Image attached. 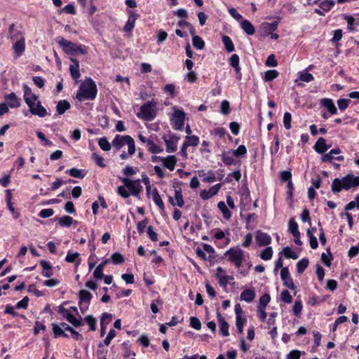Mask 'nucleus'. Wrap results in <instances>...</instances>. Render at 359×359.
<instances>
[{
  "instance_id": "nucleus-30",
  "label": "nucleus",
  "mask_w": 359,
  "mask_h": 359,
  "mask_svg": "<svg viewBox=\"0 0 359 359\" xmlns=\"http://www.w3.org/2000/svg\"><path fill=\"white\" fill-rule=\"evenodd\" d=\"M6 99L8 101V104L11 108L19 107L20 106L21 100L14 93L6 95Z\"/></svg>"
},
{
  "instance_id": "nucleus-22",
  "label": "nucleus",
  "mask_w": 359,
  "mask_h": 359,
  "mask_svg": "<svg viewBox=\"0 0 359 359\" xmlns=\"http://www.w3.org/2000/svg\"><path fill=\"white\" fill-rule=\"evenodd\" d=\"M256 293L253 288L245 289L240 295V299L247 303H251L255 298Z\"/></svg>"
},
{
  "instance_id": "nucleus-33",
  "label": "nucleus",
  "mask_w": 359,
  "mask_h": 359,
  "mask_svg": "<svg viewBox=\"0 0 359 359\" xmlns=\"http://www.w3.org/2000/svg\"><path fill=\"white\" fill-rule=\"evenodd\" d=\"M217 208L222 212V216L226 220L230 219L232 214L224 201H219L217 203Z\"/></svg>"
},
{
  "instance_id": "nucleus-7",
  "label": "nucleus",
  "mask_w": 359,
  "mask_h": 359,
  "mask_svg": "<svg viewBox=\"0 0 359 359\" xmlns=\"http://www.w3.org/2000/svg\"><path fill=\"white\" fill-rule=\"evenodd\" d=\"M58 312L74 327H78L83 325V323L81 317L80 318H76L73 314L70 313L69 310L65 309L62 305L59 306Z\"/></svg>"
},
{
  "instance_id": "nucleus-37",
  "label": "nucleus",
  "mask_w": 359,
  "mask_h": 359,
  "mask_svg": "<svg viewBox=\"0 0 359 359\" xmlns=\"http://www.w3.org/2000/svg\"><path fill=\"white\" fill-rule=\"evenodd\" d=\"M289 231L292 234L294 237H297L300 235V232L298 229V224L295 222L294 218H291L288 224Z\"/></svg>"
},
{
  "instance_id": "nucleus-47",
  "label": "nucleus",
  "mask_w": 359,
  "mask_h": 359,
  "mask_svg": "<svg viewBox=\"0 0 359 359\" xmlns=\"http://www.w3.org/2000/svg\"><path fill=\"white\" fill-rule=\"evenodd\" d=\"M240 58L237 54H233L229 58V65L233 68L234 70H238L240 68Z\"/></svg>"
},
{
  "instance_id": "nucleus-55",
  "label": "nucleus",
  "mask_w": 359,
  "mask_h": 359,
  "mask_svg": "<svg viewBox=\"0 0 359 359\" xmlns=\"http://www.w3.org/2000/svg\"><path fill=\"white\" fill-rule=\"evenodd\" d=\"M98 144L100 147L104 151H108L111 149V144L106 137L100 139Z\"/></svg>"
},
{
  "instance_id": "nucleus-45",
  "label": "nucleus",
  "mask_w": 359,
  "mask_h": 359,
  "mask_svg": "<svg viewBox=\"0 0 359 359\" xmlns=\"http://www.w3.org/2000/svg\"><path fill=\"white\" fill-rule=\"evenodd\" d=\"M231 152L233 154V156L236 157H242L246 155L247 149L245 145L242 144L238 146V147L236 149L232 150Z\"/></svg>"
},
{
  "instance_id": "nucleus-56",
  "label": "nucleus",
  "mask_w": 359,
  "mask_h": 359,
  "mask_svg": "<svg viewBox=\"0 0 359 359\" xmlns=\"http://www.w3.org/2000/svg\"><path fill=\"white\" fill-rule=\"evenodd\" d=\"M280 300L284 303L290 304L292 302V297L287 290H285L280 294Z\"/></svg>"
},
{
  "instance_id": "nucleus-48",
  "label": "nucleus",
  "mask_w": 359,
  "mask_h": 359,
  "mask_svg": "<svg viewBox=\"0 0 359 359\" xmlns=\"http://www.w3.org/2000/svg\"><path fill=\"white\" fill-rule=\"evenodd\" d=\"M273 250L271 247H267L263 250L260 254V257L263 260L267 261L272 258Z\"/></svg>"
},
{
  "instance_id": "nucleus-19",
  "label": "nucleus",
  "mask_w": 359,
  "mask_h": 359,
  "mask_svg": "<svg viewBox=\"0 0 359 359\" xmlns=\"http://www.w3.org/2000/svg\"><path fill=\"white\" fill-rule=\"evenodd\" d=\"M341 153V151L338 148L333 149L330 151L327 154H324L321 156V161L323 162H332L333 159H336L337 161H343L344 156H335V155L339 154Z\"/></svg>"
},
{
  "instance_id": "nucleus-63",
  "label": "nucleus",
  "mask_w": 359,
  "mask_h": 359,
  "mask_svg": "<svg viewBox=\"0 0 359 359\" xmlns=\"http://www.w3.org/2000/svg\"><path fill=\"white\" fill-rule=\"evenodd\" d=\"M220 112L224 115H227L230 112V104L229 101L223 100L221 103Z\"/></svg>"
},
{
  "instance_id": "nucleus-34",
  "label": "nucleus",
  "mask_w": 359,
  "mask_h": 359,
  "mask_svg": "<svg viewBox=\"0 0 359 359\" xmlns=\"http://www.w3.org/2000/svg\"><path fill=\"white\" fill-rule=\"evenodd\" d=\"M152 196V199L154 202L158 205V207L160 208L161 211L164 210V204L160 196V195L158 193L157 189L155 188L153 191L150 192V194Z\"/></svg>"
},
{
  "instance_id": "nucleus-16",
  "label": "nucleus",
  "mask_w": 359,
  "mask_h": 359,
  "mask_svg": "<svg viewBox=\"0 0 359 359\" xmlns=\"http://www.w3.org/2000/svg\"><path fill=\"white\" fill-rule=\"evenodd\" d=\"M24 88V99L26 104L29 107L34 106L36 102L38 100V97L32 93V89L26 84L23 86Z\"/></svg>"
},
{
  "instance_id": "nucleus-44",
  "label": "nucleus",
  "mask_w": 359,
  "mask_h": 359,
  "mask_svg": "<svg viewBox=\"0 0 359 359\" xmlns=\"http://www.w3.org/2000/svg\"><path fill=\"white\" fill-rule=\"evenodd\" d=\"M147 144L148 146V150L152 154H158L163 151L160 147L156 145L152 140H149L147 141Z\"/></svg>"
},
{
  "instance_id": "nucleus-26",
  "label": "nucleus",
  "mask_w": 359,
  "mask_h": 359,
  "mask_svg": "<svg viewBox=\"0 0 359 359\" xmlns=\"http://www.w3.org/2000/svg\"><path fill=\"white\" fill-rule=\"evenodd\" d=\"M198 175L203 177V182L207 183H212L216 180V177L214 172L211 170L205 172L204 170H199Z\"/></svg>"
},
{
  "instance_id": "nucleus-29",
  "label": "nucleus",
  "mask_w": 359,
  "mask_h": 359,
  "mask_svg": "<svg viewBox=\"0 0 359 359\" xmlns=\"http://www.w3.org/2000/svg\"><path fill=\"white\" fill-rule=\"evenodd\" d=\"M327 149L328 147L326 144V140L323 137H320L314 145L315 151L323 155L327 150Z\"/></svg>"
},
{
  "instance_id": "nucleus-59",
  "label": "nucleus",
  "mask_w": 359,
  "mask_h": 359,
  "mask_svg": "<svg viewBox=\"0 0 359 359\" xmlns=\"http://www.w3.org/2000/svg\"><path fill=\"white\" fill-rule=\"evenodd\" d=\"M307 235L309 237V244L312 249H316L318 246L317 238L314 236L311 230H308Z\"/></svg>"
},
{
  "instance_id": "nucleus-13",
  "label": "nucleus",
  "mask_w": 359,
  "mask_h": 359,
  "mask_svg": "<svg viewBox=\"0 0 359 359\" xmlns=\"http://www.w3.org/2000/svg\"><path fill=\"white\" fill-rule=\"evenodd\" d=\"M199 144V137L196 135H187L184 138L182 147H181V154L187 157L186 150L189 147H195Z\"/></svg>"
},
{
  "instance_id": "nucleus-25",
  "label": "nucleus",
  "mask_w": 359,
  "mask_h": 359,
  "mask_svg": "<svg viewBox=\"0 0 359 359\" xmlns=\"http://www.w3.org/2000/svg\"><path fill=\"white\" fill-rule=\"evenodd\" d=\"M70 60L72 62V65L69 67L70 74L74 79H78L81 76L79 72V62L77 59L71 57Z\"/></svg>"
},
{
  "instance_id": "nucleus-8",
  "label": "nucleus",
  "mask_w": 359,
  "mask_h": 359,
  "mask_svg": "<svg viewBox=\"0 0 359 359\" xmlns=\"http://www.w3.org/2000/svg\"><path fill=\"white\" fill-rule=\"evenodd\" d=\"M58 312L74 327H78L83 325V323L81 317L80 318H76L73 314L70 313L69 310L65 309L62 305L59 306Z\"/></svg>"
},
{
  "instance_id": "nucleus-1",
  "label": "nucleus",
  "mask_w": 359,
  "mask_h": 359,
  "mask_svg": "<svg viewBox=\"0 0 359 359\" xmlns=\"http://www.w3.org/2000/svg\"><path fill=\"white\" fill-rule=\"evenodd\" d=\"M224 256L243 275H246L252 266L248 254L238 246L229 248L224 253Z\"/></svg>"
},
{
  "instance_id": "nucleus-43",
  "label": "nucleus",
  "mask_w": 359,
  "mask_h": 359,
  "mask_svg": "<svg viewBox=\"0 0 359 359\" xmlns=\"http://www.w3.org/2000/svg\"><path fill=\"white\" fill-rule=\"evenodd\" d=\"M280 254H283V255L287 259L290 258L293 259H297L298 258L297 253L293 251L290 247L284 248L283 251L280 252Z\"/></svg>"
},
{
  "instance_id": "nucleus-35",
  "label": "nucleus",
  "mask_w": 359,
  "mask_h": 359,
  "mask_svg": "<svg viewBox=\"0 0 359 359\" xmlns=\"http://www.w3.org/2000/svg\"><path fill=\"white\" fill-rule=\"evenodd\" d=\"M70 103L67 100H60L56 106V110L59 115L65 114L69 108Z\"/></svg>"
},
{
  "instance_id": "nucleus-9",
  "label": "nucleus",
  "mask_w": 359,
  "mask_h": 359,
  "mask_svg": "<svg viewBox=\"0 0 359 359\" xmlns=\"http://www.w3.org/2000/svg\"><path fill=\"white\" fill-rule=\"evenodd\" d=\"M58 312L74 327H78L83 325V323L81 317L80 318H76L73 314L70 313L69 310L65 309L62 305L59 306Z\"/></svg>"
},
{
  "instance_id": "nucleus-41",
  "label": "nucleus",
  "mask_w": 359,
  "mask_h": 359,
  "mask_svg": "<svg viewBox=\"0 0 359 359\" xmlns=\"http://www.w3.org/2000/svg\"><path fill=\"white\" fill-rule=\"evenodd\" d=\"M246 322V318L243 316L236 317V326L239 334H243L244 325Z\"/></svg>"
},
{
  "instance_id": "nucleus-31",
  "label": "nucleus",
  "mask_w": 359,
  "mask_h": 359,
  "mask_svg": "<svg viewBox=\"0 0 359 359\" xmlns=\"http://www.w3.org/2000/svg\"><path fill=\"white\" fill-rule=\"evenodd\" d=\"M13 49L15 51V57L17 58L20 57L25 49V39H21L18 40L13 46Z\"/></svg>"
},
{
  "instance_id": "nucleus-24",
  "label": "nucleus",
  "mask_w": 359,
  "mask_h": 359,
  "mask_svg": "<svg viewBox=\"0 0 359 359\" xmlns=\"http://www.w3.org/2000/svg\"><path fill=\"white\" fill-rule=\"evenodd\" d=\"M129 18L128 21L124 26L123 30L126 32H130L135 26V22L137 18H138V15L135 13L133 11H130L128 12Z\"/></svg>"
},
{
  "instance_id": "nucleus-46",
  "label": "nucleus",
  "mask_w": 359,
  "mask_h": 359,
  "mask_svg": "<svg viewBox=\"0 0 359 359\" xmlns=\"http://www.w3.org/2000/svg\"><path fill=\"white\" fill-rule=\"evenodd\" d=\"M58 222L62 226L69 227L73 223V219L72 217L66 215L59 218Z\"/></svg>"
},
{
  "instance_id": "nucleus-38",
  "label": "nucleus",
  "mask_w": 359,
  "mask_h": 359,
  "mask_svg": "<svg viewBox=\"0 0 359 359\" xmlns=\"http://www.w3.org/2000/svg\"><path fill=\"white\" fill-rule=\"evenodd\" d=\"M298 78L300 81L309 83L314 80V76L307 72V69H304L298 73Z\"/></svg>"
},
{
  "instance_id": "nucleus-50",
  "label": "nucleus",
  "mask_w": 359,
  "mask_h": 359,
  "mask_svg": "<svg viewBox=\"0 0 359 359\" xmlns=\"http://www.w3.org/2000/svg\"><path fill=\"white\" fill-rule=\"evenodd\" d=\"M230 152H224L222 154V161L226 165H231L235 163L234 158L229 155Z\"/></svg>"
},
{
  "instance_id": "nucleus-11",
  "label": "nucleus",
  "mask_w": 359,
  "mask_h": 359,
  "mask_svg": "<svg viewBox=\"0 0 359 359\" xmlns=\"http://www.w3.org/2000/svg\"><path fill=\"white\" fill-rule=\"evenodd\" d=\"M184 25L188 27L190 34L192 36V44L198 50H202L205 47V41L196 34L195 28L189 23L185 22Z\"/></svg>"
},
{
  "instance_id": "nucleus-64",
  "label": "nucleus",
  "mask_w": 359,
  "mask_h": 359,
  "mask_svg": "<svg viewBox=\"0 0 359 359\" xmlns=\"http://www.w3.org/2000/svg\"><path fill=\"white\" fill-rule=\"evenodd\" d=\"M111 258L112 262L115 264H120L123 263V262H124V258H123V255L118 252L114 253L111 255Z\"/></svg>"
},
{
  "instance_id": "nucleus-15",
  "label": "nucleus",
  "mask_w": 359,
  "mask_h": 359,
  "mask_svg": "<svg viewBox=\"0 0 359 359\" xmlns=\"http://www.w3.org/2000/svg\"><path fill=\"white\" fill-rule=\"evenodd\" d=\"M255 241L259 246H267L271 243V236L261 230H258L255 233Z\"/></svg>"
},
{
  "instance_id": "nucleus-3",
  "label": "nucleus",
  "mask_w": 359,
  "mask_h": 359,
  "mask_svg": "<svg viewBox=\"0 0 359 359\" xmlns=\"http://www.w3.org/2000/svg\"><path fill=\"white\" fill-rule=\"evenodd\" d=\"M97 93L95 83L91 79H86L81 83L76 97L79 101L93 100Z\"/></svg>"
},
{
  "instance_id": "nucleus-6",
  "label": "nucleus",
  "mask_w": 359,
  "mask_h": 359,
  "mask_svg": "<svg viewBox=\"0 0 359 359\" xmlns=\"http://www.w3.org/2000/svg\"><path fill=\"white\" fill-rule=\"evenodd\" d=\"M156 103L148 102L140 108V112L137 114L146 121H151L156 116Z\"/></svg>"
},
{
  "instance_id": "nucleus-2",
  "label": "nucleus",
  "mask_w": 359,
  "mask_h": 359,
  "mask_svg": "<svg viewBox=\"0 0 359 359\" xmlns=\"http://www.w3.org/2000/svg\"><path fill=\"white\" fill-rule=\"evenodd\" d=\"M359 187V176L348 174L341 179L334 178L332 181L331 189L334 194L341 190H348L351 188Z\"/></svg>"
},
{
  "instance_id": "nucleus-12",
  "label": "nucleus",
  "mask_w": 359,
  "mask_h": 359,
  "mask_svg": "<svg viewBox=\"0 0 359 359\" xmlns=\"http://www.w3.org/2000/svg\"><path fill=\"white\" fill-rule=\"evenodd\" d=\"M122 181L124 186L128 188L131 191V194L135 196H137L142 189L140 180L133 181L126 177L123 179Z\"/></svg>"
},
{
  "instance_id": "nucleus-36",
  "label": "nucleus",
  "mask_w": 359,
  "mask_h": 359,
  "mask_svg": "<svg viewBox=\"0 0 359 359\" xmlns=\"http://www.w3.org/2000/svg\"><path fill=\"white\" fill-rule=\"evenodd\" d=\"M51 325H52V329H53V332L54 334V337L55 338H57L60 337H66V338L69 337V335L65 332V331L63 330V328L60 325H58V324H56L54 323H52Z\"/></svg>"
},
{
  "instance_id": "nucleus-51",
  "label": "nucleus",
  "mask_w": 359,
  "mask_h": 359,
  "mask_svg": "<svg viewBox=\"0 0 359 359\" xmlns=\"http://www.w3.org/2000/svg\"><path fill=\"white\" fill-rule=\"evenodd\" d=\"M280 141L278 135H276L273 139V143L270 148V153L272 156L276 154L279 151Z\"/></svg>"
},
{
  "instance_id": "nucleus-40",
  "label": "nucleus",
  "mask_w": 359,
  "mask_h": 359,
  "mask_svg": "<svg viewBox=\"0 0 359 359\" xmlns=\"http://www.w3.org/2000/svg\"><path fill=\"white\" fill-rule=\"evenodd\" d=\"M222 43L224 45L225 49L228 53L234 51V44L229 36H222Z\"/></svg>"
},
{
  "instance_id": "nucleus-4",
  "label": "nucleus",
  "mask_w": 359,
  "mask_h": 359,
  "mask_svg": "<svg viewBox=\"0 0 359 359\" xmlns=\"http://www.w3.org/2000/svg\"><path fill=\"white\" fill-rule=\"evenodd\" d=\"M124 144H127L128 147V154L133 155L135 152V144L134 140L130 135H117L112 141V146L116 150H120Z\"/></svg>"
},
{
  "instance_id": "nucleus-27",
  "label": "nucleus",
  "mask_w": 359,
  "mask_h": 359,
  "mask_svg": "<svg viewBox=\"0 0 359 359\" xmlns=\"http://www.w3.org/2000/svg\"><path fill=\"white\" fill-rule=\"evenodd\" d=\"M315 4H318L324 12H328L334 6V1L332 0H316Z\"/></svg>"
},
{
  "instance_id": "nucleus-39",
  "label": "nucleus",
  "mask_w": 359,
  "mask_h": 359,
  "mask_svg": "<svg viewBox=\"0 0 359 359\" xmlns=\"http://www.w3.org/2000/svg\"><path fill=\"white\" fill-rule=\"evenodd\" d=\"M176 158L173 156H169L166 158H163V163L165 167L168 168L170 170H172L175 168L176 164Z\"/></svg>"
},
{
  "instance_id": "nucleus-10",
  "label": "nucleus",
  "mask_w": 359,
  "mask_h": 359,
  "mask_svg": "<svg viewBox=\"0 0 359 359\" xmlns=\"http://www.w3.org/2000/svg\"><path fill=\"white\" fill-rule=\"evenodd\" d=\"M79 304L82 313H85L88 309L90 300L93 297L92 294L86 290H81L79 292Z\"/></svg>"
},
{
  "instance_id": "nucleus-14",
  "label": "nucleus",
  "mask_w": 359,
  "mask_h": 359,
  "mask_svg": "<svg viewBox=\"0 0 359 359\" xmlns=\"http://www.w3.org/2000/svg\"><path fill=\"white\" fill-rule=\"evenodd\" d=\"M215 277L222 287H226L229 280H233V277L227 276L225 270L221 266L217 268Z\"/></svg>"
},
{
  "instance_id": "nucleus-61",
  "label": "nucleus",
  "mask_w": 359,
  "mask_h": 359,
  "mask_svg": "<svg viewBox=\"0 0 359 359\" xmlns=\"http://www.w3.org/2000/svg\"><path fill=\"white\" fill-rule=\"evenodd\" d=\"M190 326L196 330H199L201 328V323L200 320L194 316H192L189 319Z\"/></svg>"
},
{
  "instance_id": "nucleus-32",
  "label": "nucleus",
  "mask_w": 359,
  "mask_h": 359,
  "mask_svg": "<svg viewBox=\"0 0 359 359\" xmlns=\"http://www.w3.org/2000/svg\"><path fill=\"white\" fill-rule=\"evenodd\" d=\"M241 27L248 35H253L255 32L254 26L248 20H242L241 22Z\"/></svg>"
},
{
  "instance_id": "nucleus-20",
  "label": "nucleus",
  "mask_w": 359,
  "mask_h": 359,
  "mask_svg": "<svg viewBox=\"0 0 359 359\" xmlns=\"http://www.w3.org/2000/svg\"><path fill=\"white\" fill-rule=\"evenodd\" d=\"M320 104L322 107H324L327 109L328 112L331 115L336 114L337 112V107L332 99L330 98H323L320 101Z\"/></svg>"
},
{
  "instance_id": "nucleus-49",
  "label": "nucleus",
  "mask_w": 359,
  "mask_h": 359,
  "mask_svg": "<svg viewBox=\"0 0 359 359\" xmlns=\"http://www.w3.org/2000/svg\"><path fill=\"white\" fill-rule=\"evenodd\" d=\"M303 304L301 300H296L292 307V313L295 316H299L302 313Z\"/></svg>"
},
{
  "instance_id": "nucleus-21",
  "label": "nucleus",
  "mask_w": 359,
  "mask_h": 359,
  "mask_svg": "<svg viewBox=\"0 0 359 359\" xmlns=\"http://www.w3.org/2000/svg\"><path fill=\"white\" fill-rule=\"evenodd\" d=\"M164 141L166 144L168 151H174L177 149V137H172L170 135H165L163 136Z\"/></svg>"
},
{
  "instance_id": "nucleus-18",
  "label": "nucleus",
  "mask_w": 359,
  "mask_h": 359,
  "mask_svg": "<svg viewBox=\"0 0 359 359\" xmlns=\"http://www.w3.org/2000/svg\"><path fill=\"white\" fill-rule=\"evenodd\" d=\"M280 278L285 286L290 290L295 288L292 278H291L289 269L287 267H284L280 271Z\"/></svg>"
},
{
  "instance_id": "nucleus-17",
  "label": "nucleus",
  "mask_w": 359,
  "mask_h": 359,
  "mask_svg": "<svg viewBox=\"0 0 359 359\" xmlns=\"http://www.w3.org/2000/svg\"><path fill=\"white\" fill-rule=\"evenodd\" d=\"M222 187V184H217L211 187L208 190L203 189L200 192V197L205 201L211 198L212 196L217 194Z\"/></svg>"
},
{
  "instance_id": "nucleus-54",
  "label": "nucleus",
  "mask_w": 359,
  "mask_h": 359,
  "mask_svg": "<svg viewBox=\"0 0 359 359\" xmlns=\"http://www.w3.org/2000/svg\"><path fill=\"white\" fill-rule=\"evenodd\" d=\"M84 320L90 326V330H96V319L91 315H88L85 317Z\"/></svg>"
},
{
  "instance_id": "nucleus-52",
  "label": "nucleus",
  "mask_w": 359,
  "mask_h": 359,
  "mask_svg": "<svg viewBox=\"0 0 359 359\" xmlns=\"http://www.w3.org/2000/svg\"><path fill=\"white\" fill-rule=\"evenodd\" d=\"M309 265V260L306 258L302 259L297 264V271L299 273H303Z\"/></svg>"
},
{
  "instance_id": "nucleus-28",
  "label": "nucleus",
  "mask_w": 359,
  "mask_h": 359,
  "mask_svg": "<svg viewBox=\"0 0 359 359\" xmlns=\"http://www.w3.org/2000/svg\"><path fill=\"white\" fill-rule=\"evenodd\" d=\"M218 320L219 324V332L224 337H227L229 335V325L228 323L224 320V318L221 316H218Z\"/></svg>"
},
{
  "instance_id": "nucleus-57",
  "label": "nucleus",
  "mask_w": 359,
  "mask_h": 359,
  "mask_svg": "<svg viewBox=\"0 0 359 359\" xmlns=\"http://www.w3.org/2000/svg\"><path fill=\"white\" fill-rule=\"evenodd\" d=\"M67 172H68L72 177L76 178L83 179L85 177V174L82 173V170L74 168L67 170Z\"/></svg>"
},
{
  "instance_id": "nucleus-42",
  "label": "nucleus",
  "mask_w": 359,
  "mask_h": 359,
  "mask_svg": "<svg viewBox=\"0 0 359 359\" xmlns=\"http://www.w3.org/2000/svg\"><path fill=\"white\" fill-rule=\"evenodd\" d=\"M278 72L276 69L268 70L264 73L263 79L266 82L271 81L278 76Z\"/></svg>"
},
{
  "instance_id": "nucleus-5",
  "label": "nucleus",
  "mask_w": 359,
  "mask_h": 359,
  "mask_svg": "<svg viewBox=\"0 0 359 359\" xmlns=\"http://www.w3.org/2000/svg\"><path fill=\"white\" fill-rule=\"evenodd\" d=\"M57 42L67 54L74 55L79 53L81 55H85L86 53L81 45L67 41L63 37H58Z\"/></svg>"
},
{
  "instance_id": "nucleus-60",
  "label": "nucleus",
  "mask_w": 359,
  "mask_h": 359,
  "mask_svg": "<svg viewBox=\"0 0 359 359\" xmlns=\"http://www.w3.org/2000/svg\"><path fill=\"white\" fill-rule=\"evenodd\" d=\"M292 115L290 112H285L283 116V124L286 129L291 128Z\"/></svg>"
},
{
  "instance_id": "nucleus-62",
  "label": "nucleus",
  "mask_w": 359,
  "mask_h": 359,
  "mask_svg": "<svg viewBox=\"0 0 359 359\" xmlns=\"http://www.w3.org/2000/svg\"><path fill=\"white\" fill-rule=\"evenodd\" d=\"M344 20L346 21L347 22V29L350 31V32H352L354 30V25H355V18L351 15H344Z\"/></svg>"
},
{
  "instance_id": "nucleus-53",
  "label": "nucleus",
  "mask_w": 359,
  "mask_h": 359,
  "mask_svg": "<svg viewBox=\"0 0 359 359\" xmlns=\"http://www.w3.org/2000/svg\"><path fill=\"white\" fill-rule=\"evenodd\" d=\"M271 301V297L269 294H263L259 299L258 307L266 308Z\"/></svg>"
},
{
  "instance_id": "nucleus-58",
  "label": "nucleus",
  "mask_w": 359,
  "mask_h": 359,
  "mask_svg": "<svg viewBox=\"0 0 359 359\" xmlns=\"http://www.w3.org/2000/svg\"><path fill=\"white\" fill-rule=\"evenodd\" d=\"M355 208L359 209V194H358L355 197V201H353L349 202L346 206L345 210L346 211L352 210Z\"/></svg>"
},
{
  "instance_id": "nucleus-23",
  "label": "nucleus",
  "mask_w": 359,
  "mask_h": 359,
  "mask_svg": "<svg viewBox=\"0 0 359 359\" xmlns=\"http://www.w3.org/2000/svg\"><path fill=\"white\" fill-rule=\"evenodd\" d=\"M29 111L32 114L39 117H44L47 114L46 109L41 105L40 101H37L34 106H30Z\"/></svg>"
}]
</instances>
